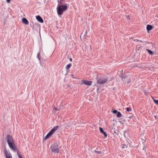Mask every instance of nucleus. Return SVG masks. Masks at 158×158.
I'll return each instance as SVG.
<instances>
[{
    "label": "nucleus",
    "instance_id": "obj_1",
    "mask_svg": "<svg viewBox=\"0 0 158 158\" xmlns=\"http://www.w3.org/2000/svg\"><path fill=\"white\" fill-rule=\"evenodd\" d=\"M6 139L10 149L15 152H17L19 158H23L21 155L19 154V151L17 150L12 136L10 134H8L6 137Z\"/></svg>",
    "mask_w": 158,
    "mask_h": 158
},
{
    "label": "nucleus",
    "instance_id": "obj_2",
    "mask_svg": "<svg viewBox=\"0 0 158 158\" xmlns=\"http://www.w3.org/2000/svg\"><path fill=\"white\" fill-rule=\"evenodd\" d=\"M58 4L57 8V12L59 15H62L63 12L67 10V6L65 5H61L60 1H58Z\"/></svg>",
    "mask_w": 158,
    "mask_h": 158
},
{
    "label": "nucleus",
    "instance_id": "obj_3",
    "mask_svg": "<svg viewBox=\"0 0 158 158\" xmlns=\"http://www.w3.org/2000/svg\"><path fill=\"white\" fill-rule=\"evenodd\" d=\"M60 148V147L56 143H55L53 144L50 147L51 152L55 153H58Z\"/></svg>",
    "mask_w": 158,
    "mask_h": 158
},
{
    "label": "nucleus",
    "instance_id": "obj_4",
    "mask_svg": "<svg viewBox=\"0 0 158 158\" xmlns=\"http://www.w3.org/2000/svg\"><path fill=\"white\" fill-rule=\"evenodd\" d=\"M58 128L59 127L58 126L54 127L47 134L45 137V139H47L49 137H50L54 133V132L58 129Z\"/></svg>",
    "mask_w": 158,
    "mask_h": 158
},
{
    "label": "nucleus",
    "instance_id": "obj_5",
    "mask_svg": "<svg viewBox=\"0 0 158 158\" xmlns=\"http://www.w3.org/2000/svg\"><path fill=\"white\" fill-rule=\"evenodd\" d=\"M4 154L6 158H12V156L10 153V151L7 150L6 147L4 145Z\"/></svg>",
    "mask_w": 158,
    "mask_h": 158
},
{
    "label": "nucleus",
    "instance_id": "obj_6",
    "mask_svg": "<svg viewBox=\"0 0 158 158\" xmlns=\"http://www.w3.org/2000/svg\"><path fill=\"white\" fill-rule=\"evenodd\" d=\"M107 78H99L97 81V83L102 84L106 83L107 81Z\"/></svg>",
    "mask_w": 158,
    "mask_h": 158
},
{
    "label": "nucleus",
    "instance_id": "obj_7",
    "mask_svg": "<svg viewBox=\"0 0 158 158\" xmlns=\"http://www.w3.org/2000/svg\"><path fill=\"white\" fill-rule=\"evenodd\" d=\"M82 81L83 84L88 85H91L92 83V82L91 81H88L85 80H83Z\"/></svg>",
    "mask_w": 158,
    "mask_h": 158
},
{
    "label": "nucleus",
    "instance_id": "obj_8",
    "mask_svg": "<svg viewBox=\"0 0 158 158\" xmlns=\"http://www.w3.org/2000/svg\"><path fill=\"white\" fill-rule=\"evenodd\" d=\"M36 19L39 22L43 23L44 21L40 15H37L36 17Z\"/></svg>",
    "mask_w": 158,
    "mask_h": 158
},
{
    "label": "nucleus",
    "instance_id": "obj_9",
    "mask_svg": "<svg viewBox=\"0 0 158 158\" xmlns=\"http://www.w3.org/2000/svg\"><path fill=\"white\" fill-rule=\"evenodd\" d=\"M99 130H100V131L102 134H103L105 137H106L107 136V135L106 133L105 132L103 129V128L102 127H99Z\"/></svg>",
    "mask_w": 158,
    "mask_h": 158
},
{
    "label": "nucleus",
    "instance_id": "obj_10",
    "mask_svg": "<svg viewBox=\"0 0 158 158\" xmlns=\"http://www.w3.org/2000/svg\"><path fill=\"white\" fill-rule=\"evenodd\" d=\"M22 22L24 24L26 25H27L28 24V21L27 19L25 18H23L22 19Z\"/></svg>",
    "mask_w": 158,
    "mask_h": 158
},
{
    "label": "nucleus",
    "instance_id": "obj_11",
    "mask_svg": "<svg viewBox=\"0 0 158 158\" xmlns=\"http://www.w3.org/2000/svg\"><path fill=\"white\" fill-rule=\"evenodd\" d=\"M152 28V27L150 25H148L147 27V31H148L151 30Z\"/></svg>",
    "mask_w": 158,
    "mask_h": 158
},
{
    "label": "nucleus",
    "instance_id": "obj_12",
    "mask_svg": "<svg viewBox=\"0 0 158 158\" xmlns=\"http://www.w3.org/2000/svg\"><path fill=\"white\" fill-rule=\"evenodd\" d=\"M71 65L72 64H69L67 65L66 68V69H67L68 70L69 68L71 66Z\"/></svg>",
    "mask_w": 158,
    "mask_h": 158
},
{
    "label": "nucleus",
    "instance_id": "obj_13",
    "mask_svg": "<svg viewBox=\"0 0 158 158\" xmlns=\"http://www.w3.org/2000/svg\"><path fill=\"white\" fill-rule=\"evenodd\" d=\"M147 50L148 51V52L151 55H152L153 54V52L151 50L147 49Z\"/></svg>",
    "mask_w": 158,
    "mask_h": 158
},
{
    "label": "nucleus",
    "instance_id": "obj_14",
    "mask_svg": "<svg viewBox=\"0 0 158 158\" xmlns=\"http://www.w3.org/2000/svg\"><path fill=\"white\" fill-rule=\"evenodd\" d=\"M121 115H122L121 113L119 112H118L117 113V116L118 118L121 116Z\"/></svg>",
    "mask_w": 158,
    "mask_h": 158
},
{
    "label": "nucleus",
    "instance_id": "obj_15",
    "mask_svg": "<svg viewBox=\"0 0 158 158\" xmlns=\"http://www.w3.org/2000/svg\"><path fill=\"white\" fill-rule=\"evenodd\" d=\"M134 40V41H135V42H141V43H143V41H142V40H137V39H135Z\"/></svg>",
    "mask_w": 158,
    "mask_h": 158
},
{
    "label": "nucleus",
    "instance_id": "obj_16",
    "mask_svg": "<svg viewBox=\"0 0 158 158\" xmlns=\"http://www.w3.org/2000/svg\"><path fill=\"white\" fill-rule=\"evenodd\" d=\"M122 79L123 80L124 79L127 77V76L125 75H122L121 76Z\"/></svg>",
    "mask_w": 158,
    "mask_h": 158
},
{
    "label": "nucleus",
    "instance_id": "obj_17",
    "mask_svg": "<svg viewBox=\"0 0 158 158\" xmlns=\"http://www.w3.org/2000/svg\"><path fill=\"white\" fill-rule=\"evenodd\" d=\"M153 99L155 103L158 105V100H155L154 99Z\"/></svg>",
    "mask_w": 158,
    "mask_h": 158
},
{
    "label": "nucleus",
    "instance_id": "obj_18",
    "mask_svg": "<svg viewBox=\"0 0 158 158\" xmlns=\"http://www.w3.org/2000/svg\"><path fill=\"white\" fill-rule=\"evenodd\" d=\"M126 110L128 112H129V111H130L131 110L130 108H128V107H127V108L126 109Z\"/></svg>",
    "mask_w": 158,
    "mask_h": 158
},
{
    "label": "nucleus",
    "instance_id": "obj_19",
    "mask_svg": "<svg viewBox=\"0 0 158 158\" xmlns=\"http://www.w3.org/2000/svg\"><path fill=\"white\" fill-rule=\"evenodd\" d=\"M118 111L116 110H114L113 111V113L114 114H115L118 113Z\"/></svg>",
    "mask_w": 158,
    "mask_h": 158
},
{
    "label": "nucleus",
    "instance_id": "obj_20",
    "mask_svg": "<svg viewBox=\"0 0 158 158\" xmlns=\"http://www.w3.org/2000/svg\"><path fill=\"white\" fill-rule=\"evenodd\" d=\"M127 145H126L125 144H123V146H122V148H127Z\"/></svg>",
    "mask_w": 158,
    "mask_h": 158
},
{
    "label": "nucleus",
    "instance_id": "obj_21",
    "mask_svg": "<svg viewBox=\"0 0 158 158\" xmlns=\"http://www.w3.org/2000/svg\"><path fill=\"white\" fill-rule=\"evenodd\" d=\"M54 110H59L60 109H57L56 108V107H54L53 108V111Z\"/></svg>",
    "mask_w": 158,
    "mask_h": 158
},
{
    "label": "nucleus",
    "instance_id": "obj_22",
    "mask_svg": "<svg viewBox=\"0 0 158 158\" xmlns=\"http://www.w3.org/2000/svg\"><path fill=\"white\" fill-rule=\"evenodd\" d=\"M94 152H96L100 154H101L102 153L101 152V151H97L96 150H95Z\"/></svg>",
    "mask_w": 158,
    "mask_h": 158
},
{
    "label": "nucleus",
    "instance_id": "obj_23",
    "mask_svg": "<svg viewBox=\"0 0 158 158\" xmlns=\"http://www.w3.org/2000/svg\"><path fill=\"white\" fill-rule=\"evenodd\" d=\"M40 53L39 52L38 53H37V58H38L39 60H40V58H39V56L40 55Z\"/></svg>",
    "mask_w": 158,
    "mask_h": 158
},
{
    "label": "nucleus",
    "instance_id": "obj_24",
    "mask_svg": "<svg viewBox=\"0 0 158 158\" xmlns=\"http://www.w3.org/2000/svg\"><path fill=\"white\" fill-rule=\"evenodd\" d=\"M126 17H127V19L128 20H129L130 19V18H129V15H127L126 16Z\"/></svg>",
    "mask_w": 158,
    "mask_h": 158
},
{
    "label": "nucleus",
    "instance_id": "obj_25",
    "mask_svg": "<svg viewBox=\"0 0 158 158\" xmlns=\"http://www.w3.org/2000/svg\"><path fill=\"white\" fill-rule=\"evenodd\" d=\"M11 0H6L7 2L8 3H9Z\"/></svg>",
    "mask_w": 158,
    "mask_h": 158
},
{
    "label": "nucleus",
    "instance_id": "obj_26",
    "mask_svg": "<svg viewBox=\"0 0 158 158\" xmlns=\"http://www.w3.org/2000/svg\"><path fill=\"white\" fill-rule=\"evenodd\" d=\"M130 82H131V80H130V81H127V83H130Z\"/></svg>",
    "mask_w": 158,
    "mask_h": 158
},
{
    "label": "nucleus",
    "instance_id": "obj_27",
    "mask_svg": "<svg viewBox=\"0 0 158 158\" xmlns=\"http://www.w3.org/2000/svg\"><path fill=\"white\" fill-rule=\"evenodd\" d=\"M70 61H72V59L71 58H70Z\"/></svg>",
    "mask_w": 158,
    "mask_h": 158
}]
</instances>
